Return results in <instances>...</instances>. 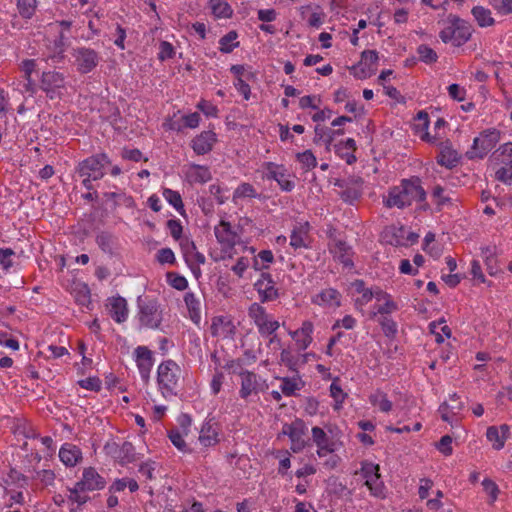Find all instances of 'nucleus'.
Here are the masks:
<instances>
[{"instance_id":"obj_1","label":"nucleus","mask_w":512,"mask_h":512,"mask_svg":"<svg viewBox=\"0 0 512 512\" xmlns=\"http://www.w3.org/2000/svg\"><path fill=\"white\" fill-rule=\"evenodd\" d=\"M426 199V192L421 185L419 177L403 179L398 186L392 187L387 198L384 199V205L387 208L397 207L403 209L410 206L414 201L423 202Z\"/></svg>"},{"instance_id":"obj_2","label":"nucleus","mask_w":512,"mask_h":512,"mask_svg":"<svg viewBox=\"0 0 512 512\" xmlns=\"http://www.w3.org/2000/svg\"><path fill=\"white\" fill-rule=\"evenodd\" d=\"M139 309L138 319L142 327L148 329H158L163 320L162 310L156 299L139 296L137 298Z\"/></svg>"},{"instance_id":"obj_3","label":"nucleus","mask_w":512,"mask_h":512,"mask_svg":"<svg viewBox=\"0 0 512 512\" xmlns=\"http://www.w3.org/2000/svg\"><path fill=\"white\" fill-rule=\"evenodd\" d=\"M500 139V133L496 129H487L473 141V145L466 155L469 159L483 158L492 150Z\"/></svg>"},{"instance_id":"obj_4","label":"nucleus","mask_w":512,"mask_h":512,"mask_svg":"<svg viewBox=\"0 0 512 512\" xmlns=\"http://www.w3.org/2000/svg\"><path fill=\"white\" fill-rule=\"evenodd\" d=\"M248 315L253 320L262 336L272 335L280 326L279 322L272 320L265 308L258 303L250 305Z\"/></svg>"},{"instance_id":"obj_5","label":"nucleus","mask_w":512,"mask_h":512,"mask_svg":"<svg viewBox=\"0 0 512 512\" xmlns=\"http://www.w3.org/2000/svg\"><path fill=\"white\" fill-rule=\"evenodd\" d=\"M40 88L51 100L61 98L65 90V77L56 71L43 72L40 81Z\"/></svg>"},{"instance_id":"obj_6","label":"nucleus","mask_w":512,"mask_h":512,"mask_svg":"<svg viewBox=\"0 0 512 512\" xmlns=\"http://www.w3.org/2000/svg\"><path fill=\"white\" fill-rule=\"evenodd\" d=\"M109 163L106 154H98L83 160L78 166L80 176H87L93 180L101 179L105 172L104 166Z\"/></svg>"},{"instance_id":"obj_7","label":"nucleus","mask_w":512,"mask_h":512,"mask_svg":"<svg viewBox=\"0 0 512 512\" xmlns=\"http://www.w3.org/2000/svg\"><path fill=\"white\" fill-rule=\"evenodd\" d=\"M239 376L241 377L239 395L242 399H247L252 394H258L268 388L265 381H262L261 378L252 371L241 370L239 371Z\"/></svg>"},{"instance_id":"obj_8","label":"nucleus","mask_w":512,"mask_h":512,"mask_svg":"<svg viewBox=\"0 0 512 512\" xmlns=\"http://www.w3.org/2000/svg\"><path fill=\"white\" fill-rule=\"evenodd\" d=\"M179 373L180 369L174 361L168 360L161 363L157 377L159 385L167 391H172L177 385Z\"/></svg>"},{"instance_id":"obj_9","label":"nucleus","mask_w":512,"mask_h":512,"mask_svg":"<svg viewBox=\"0 0 512 512\" xmlns=\"http://www.w3.org/2000/svg\"><path fill=\"white\" fill-rule=\"evenodd\" d=\"M362 185L363 180L359 177L335 182V186L342 189L340 197L349 204H353L362 196Z\"/></svg>"},{"instance_id":"obj_10","label":"nucleus","mask_w":512,"mask_h":512,"mask_svg":"<svg viewBox=\"0 0 512 512\" xmlns=\"http://www.w3.org/2000/svg\"><path fill=\"white\" fill-rule=\"evenodd\" d=\"M73 56L75 57L77 68L81 73L92 71L99 62L97 52L86 47L75 49Z\"/></svg>"},{"instance_id":"obj_11","label":"nucleus","mask_w":512,"mask_h":512,"mask_svg":"<svg viewBox=\"0 0 512 512\" xmlns=\"http://www.w3.org/2000/svg\"><path fill=\"white\" fill-rule=\"evenodd\" d=\"M261 302L274 301L279 297L278 289L275 288V283L268 273H262L261 278L254 284Z\"/></svg>"},{"instance_id":"obj_12","label":"nucleus","mask_w":512,"mask_h":512,"mask_svg":"<svg viewBox=\"0 0 512 512\" xmlns=\"http://www.w3.org/2000/svg\"><path fill=\"white\" fill-rule=\"evenodd\" d=\"M106 481L93 467L85 468L82 479L77 482L81 491L101 490L105 487Z\"/></svg>"},{"instance_id":"obj_13","label":"nucleus","mask_w":512,"mask_h":512,"mask_svg":"<svg viewBox=\"0 0 512 512\" xmlns=\"http://www.w3.org/2000/svg\"><path fill=\"white\" fill-rule=\"evenodd\" d=\"M379 466L374 464H366L362 467V473L366 479L365 485L369 488L374 496H381L383 493V484L380 481Z\"/></svg>"},{"instance_id":"obj_14","label":"nucleus","mask_w":512,"mask_h":512,"mask_svg":"<svg viewBox=\"0 0 512 512\" xmlns=\"http://www.w3.org/2000/svg\"><path fill=\"white\" fill-rule=\"evenodd\" d=\"M448 23L453 25L455 31L454 46H461L466 43L472 34L471 25L455 15L448 16Z\"/></svg>"},{"instance_id":"obj_15","label":"nucleus","mask_w":512,"mask_h":512,"mask_svg":"<svg viewBox=\"0 0 512 512\" xmlns=\"http://www.w3.org/2000/svg\"><path fill=\"white\" fill-rule=\"evenodd\" d=\"M266 171V177L275 180L283 191L289 192L293 190L295 184L287 178L283 166L268 162L266 163Z\"/></svg>"},{"instance_id":"obj_16","label":"nucleus","mask_w":512,"mask_h":512,"mask_svg":"<svg viewBox=\"0 0 512 512\" xmlns=\"http://www.w3.org/2000/svg\"><path fill=\"white\" fill-rule=\"evenodd\" d=\"M217 241L225 248L232 249L236 245L237 234L232 230L231 224L221 220L214 228Z\"/></svg>"},{"instance_id":"obj_17","label":"nucleus","mask_w":512,"mask_h":512,"mask_svg":"<svg viewBox=\"0 0 512 512\" xmlns=\"http://www.w3.org/2000/svg\"><path fill=\"white\" fill-rule=\"evenodd\" d=\"M137 366L143 379L147 380L153 366L152 352L145 346L135 349Z\"/></svg>"},{"instance_id":"obj_18","label":"nucleus","mask_w":512,"mask_h":512,"mask_svg":"<svg viewBox=\"0 0 512 512\" xmlns=\"http://www.w3.org/2000/svg\"><path fill=\"white\" fill-rule=\"evenodd\" d=\"M234 329L235 327L228 317L215 316L212 318L210 330L213 337L227 338L233 335Z\"/></svg>"},{"instance_id":"obj_19","label":"nucleus","mask_w":512,"mask_h":512,"mask_svg":"<svg viewBox=\"0 0 512 512\" xmlns=\"http://www.w3.org/2000/svg\"><path fill=\"white\" fill-rule=\"evenodd\" d=\"M109 313L111 317L118 323H122L127 319L128 307L127 301L121 296L109 299Z\"/></svg>"},{"instance_id":"obj_20","label":"nucleus","mask_w":512,"mask_h":512,"mask_svg":"<svg viewBox=\"0 0 512 512\" xmlns=\"http://www.w3.org/2000/svg\"><path fill=\"white\" fill-rule=\"evenodd\" d=\"M216 141V135L212 131H204L199 136L193 139L192 147L198 155H203L212 150L213 144Z\"/></svg>"},{"instance_id":"obj_21","label":"nucleus","mask_w":512,"mask_h":512,"mask_svg":"<svg viewBox=\"0 0 512 512\" xmlns=\"http://www.w3.org/2000/svg\"><path fill=\"white\" fill-rule=\"evenodd\" d=\"M340 293L333 288H328L321 291L313 298V303L318 305H328V306H340Z\"/></svg>"},{"instance_id":"obj_22","label":"nucleus","mask_w":512,"mask_h":512,"mask_svg":"<svg viewBox=\"0 0 512 512\" xmlns=\"http://www.w3.org/2000/svg\"><path fill=\"white\" fill-rule=\"evenodd\" d=\"M59 458L66 466H75L82 458V453L79 448L73 445L66 444L61 447L59 451Z\"/></svg>"},{"instance_id":"obj_23","label":"nucleus","mask_w":512,"mask_h":512,"mask_svg":"<svg viewBox=\"0 0 512 512\" xmlns=\"http://www.w3.org/2000/svg\"><path fill=\"white\" fill-rule=\"evenodd\" d=\"M459 159L460 156L458 152L452 149L449 145H445L442 147L437 157V162L438 164L451 169L458 164Z\"/></svg>"},{"instance_id":"obj_24","label":"nucleus","mask_w":512,"mask_h":512,"mask_svg":"<svg viewBox=\"0 0 512 512\" xmlns=\"http://www.w3.org/2000/svg\"><path fill=\"white\" fill-rule=\"evenodd\" d=\"M198 439L205 447L215 445L218 442L217 429L212 424L205 423L200 430Z\"/></svg>"},{"instance_id":"obj_25","label":"nucleus","mask_w":512,"mask_h":512,"mask_svg":"<svg viewBox=\"0 0 512 512\" xmlns=\"http://www.w3.org/2000/svg\"><path fill=\"white\" fill-rule=\"evenodd\" d=\"M281 392L285 396H295L296 392L301 390L304 386L303 381L299 376L297 377H282Z\"/></svg>"},{"instance_id":"obj_26","label":"nucleus","mask_w":512,"mask_h":512,"mask_svg":"<svg viewBox=\"0 0 512 512\" xmlns=\"http://www.w3.org/2000/svg\"><path fill=\"white\" fill-rule=\"evenodd\" d=\"M404 228L396 226H390L386 228L384 231V239L387 243L393 245V246H404L406 245L404 241Z\"/></svg>"},{"instance_id":"obj_27","label":"nucleus","mask_w":512,"mask_h":512,"mask_svg":"<svg viewBox=\"0 0 512 512\" xmlns=\"http://www.w3.org/2000/svg\"><path fill=\"white\" fill-rule=\"evenodd\" d=\"M187 176L190 181L194 183H206L212 178L210 170L200 165H192Z\"/></svg>"},{"instance_id":"obj_28","label":"nucleus","mask_w":512,"mask_h":512,"mask_svg":"<svg viewBox=\"0 0 512 512\" xmlns=\"http://www.w3.org/2000/svg\"><path fill=\"white\" fill-rule=\"evenodd\" d=\"M349 250L350 248L345 242L337 241L331 249V252L345 267H351L353 266V262L349 256Z\"/></svg>"},{"instance_id":"obj_29","label":"nucleus","mask_w":512,"mask_h":512,"mask_svg":"<svg viewBox=\"0 0 512 512\" xmlns=\"http://www.w3.org/2000/svg\"><path fill=\"white\" fill-rule=\"evenodd\" d=\"M184 301L189 311L190 319L195 323L200 322V302L192 292H188L184 296Z\"/></svg>"},{"instance_id":"obj_30","label":"nucleus","mask_w":512,"mask_h":512,"mask_svg":"<svg viewBox=\"0 0 512 512\" xmlns=\"http://www.w3.org/2000/svg\"><path fill=\"white\" fill-rule=\"evenodd\" d=\"M238 33L235 30L229 31L222 36L219 40V50L222 53H231L235 48L239 47L240 43L236 41Z\"/></svg>"},{"instance_id":"obj_31","label":"nucleus","mask_w":512,"mask_h":512,"mask_svg":"<svg viewBox=\"0 0 512 512\" xmlns=\"http://www.w3.org/2000/svg\"><path fill=\"white\" fill-rule=\"evenodd\" d=\"M212 13L217 18H230L233 10L225 0H210Z\"/></svg>"},{"instance_id":"obj_32","label":"nucleus","mask_w":512,"mask_h":512,"mask_svg":"<svg viewBox=\"0 0 512 512\" xmlns=\"http://www.w3.org/2000/svg\"><path fill=\"white\" fill-rule=\"evenodd\" d=\"M472 14L481 27H487L494 24V19L491 16V11L483 6H475L472 9Z\"/></svg>"},{"instance_id":"obj_33","label":"nucleus","mask_w":512,"mask_h":512,"mask_svg":"<svg viewBox=\"0 0 512 512\" xmlns=\"http://www.w3.org/2000/svg\"><path fill=\"white\" fill-rule=\"evenodd\" d=\"M369 400L373 406H377L382 412L388 413L392 410V402L382 391L377 390L371 394Z\"/></svg>"},{"instance_id":"obj_34","label":"nucleus","mask_w":512,"mask_h":512,"mask_svg":"<svg viewBox=\"0 0 512 512\" xmlns=\"http://www.w3.org/2000/svg\"><path fill=\"white\" fill-rule=\"evenodd\" d=\"M96 243L104 253L111 254L115 237L111 233L103 231L96 236Z\"/></svg>"},{"instance_id":"obj_35","label":"nucleus","mask_w":512,"mask_h":512,"mask_svg":"<svg viewBox=\"0 0 512 512\" xmlns=\"http://www.w3.org/2000/svg\"><path fill=\"white\" fill-rule=\"evenodd\" d=\"M134 447L130 442H124L122 446L117 449L115 458L119 460L121 464H127L134 461Z\"/></svg>"},{"instance_id":"obj_36","label":"nucleus","mask_w":512,"mask_h":512,"mask_svg":"<svg viewBox=\"0 0 512 512\" xmlns=\"http://www.w3.org/2000/svg\"><path fill=\"white\" fill-rule=\"evenodd\" d=\"M306 431V426L304 422H302V426L299 427L296 432L293 433V435L290 436L291 440V449L293 452H300L305 447V440L304 435Z\"/></svg>"},{"instance_id":"obj_37","label":"nucleus","mask_w":512,"mask_h":512,"mask_svg":"<svg viewBox=\"0 0 512 512\" xmlns=\"http://www.w3.org/2000/svg\"><path fill=\"white\" fill-rule=\"evenodd\" d=\"M163 196L178 212L181 214L184 212V204L179 192L165 188L163 190Z\"/></svg>"},{"instance_id":"obj_38","label":"nucleus","mask_w":512,"mask_h":512,"mask_svg":"<svg viewBox=\"0 0 512 512\" xmlns=\"http://www.w3.org/2000/svg\"><path fill=\"white\" fill-rule=\"evenodd\" d=\"M37 0H17V8L23 18L30 19L36 10Z\"/></svg>"},{"instance_id":"obj_39","label":"nucleus","mask_w":512,"mask_h":512,"mask_svg":"<svg viewBox=\"0 0 512 512\" xmlns=\"http://www.w3.org/2000/svg\"><path fill=\"white\" fill-rule=\"evenodd\" d=\"M487 439L493 443L495 450H501L505 445V438L501 436L498 427L490 426L486 432Z\"/></svg>"},{"instance_id":"obj_40","label":"nucleus","mask_w":512,"mask_h":512,"mask_svg":"<svg viewBox=\"0 0 512 512\" xmlns=\"http://www.w3.org/2000/svg\"><path fill=\"white\" fill-rule=\"evenodd\" d=\"M378 59V53L375 50H365L361 54L360 62L362 65H365V67L373 69L374 72H376Z\"/></svg>"},{"instance_id":"obj_41","label":"nucleus","mask_w":512,"mask_h":512,"mask_svg":"<svg viewBox=\"0 0 512 512\" xmlns=\"http://www.w3.org/2000/svg\"><path fill=\"white\" fill-rule=\"evenodd\" d=\"M273 259V253L270 250H262L254 259V268L257 270L265 269L268 267L266 264L273 262Z\"/></svg>"},{"instance_id":"obj_42","label":"nucleus","mask_w":512,"mask_h":512,"mask_svg":"<svg viewBox=\"0 0 512 512\" xmlns=\"http://www.w3.org/2000/svg\"><path fill=\"white\" fill-rule=\"evenodd\" d=\"M297 160L303 165L306 170L316 167L317 160L311 150H306L297 154Z\"/></svg>"},{"instance_id":"obj_43","label":"nucleus","mask_w":512,"mask_h":512,"mask_svg":"<svg viewBox=\"0 0 512 512\" xmlns=\"http://www.w3.org/2000/svg\"><path fill=\"white\" fill-rule=\"evenodd\" d=\"M417 52L419 54L420 60L425 63H433L437 61L438 56L436 52L427 45H420L417 48Z\"/></svg>"},{"instance_id":"obj_44","label":"nucleus","mask_w":512,"mask_h":512,"mask_svg":"<svg viewBox=\"0 0 512 512\" xmlns=\"http://www.w3.org/2000/svg\"><path fill=\"white\" fill-rule=\"evenodd\" d=\"M495 179L505 183V184H511L512 182V165L503 164L500 168H498L495 171Z\"/></svg>"},{"instance_id":"obj_45","label":"nucleus","mask_w":512,"mask_h":512,"mask_svg":"<svg viewBox=\"0 0 512 512\" xmlns=\"http://www.w3.org/2000/svg\"><path fill=\"white\" fill-rule=\"evenodd\" d=\"M256 198L258 194L250 183H242L234 192V198Z\"/></svg>"},{"instance_id":"obj_46","label":"nucleus","mask_w":512,"mask_h":512,"mask_svg":"<svg viewBox=\"0 0 512 512\" xmlns=\"http://www.w3.org/2000/svg\"><path fill=\"white\" fill-rule=\"evenodd\" d=\"M489 3L501 15L512 13V0H489Z\"/></svg>"},{"instance_id":"obj_47","label":"nucleus","mask_w":512,"mask_h":512,"mask_svg":"<svg viewBox=\"0 0 512 512\" xmlns=\"http://www.w3.org/2000/svg\"><path fill=\"white\" fill-rule=\"evenodd\" d=\"M75 299H76L77 303L82 306H88L90 304V302H91L90 290L87 285H85V284L80 285L75 290Z\"/></svg>"},{"instance_id":"obj_48","label":"nucleus","mask_w":512,"mask_h":512,"mask_svg":"<svg viewBox=\"0 0 512 512\" xmlns=\"http://www.w3.org/2000/svg\"><path fill=\"white\" fill-rule=\"evenodd\" d=\"M379 323L382 327L384 334L387 337L395 336V334L397 333V324L392 318L384 316L380 319Z\"/></svg>"},{"instance_id":"obj_49","label":"nucleus","mask_w":512,"mask_h":512,"mask_svg":"<svg viewBox=\"0 0 512 512\" xmlns=\"http://www.w3.org/2000/svg\"><path fill=\"white\" fill-rule=\"evenodd\" d=\"M452 437L449 435H444L441 437L440 441L436 444V448L445 456H450L453 453L452 448Z\"/></svg>"},{"instance_id":"obj_50","label":"nucleus","mask_w":512,"mask_h":512,"mask_svg":"<svg viewBox=\"0 0 512 512\" xmlns=\"http://www.w3.org/2000/svg\"><path fill=\"white\" fill-rule=\"evenodd\" d=\"M14 254L15 252L11 248L0 249V265L5 271H8L13 266L11 257Z\"/></svg>"},{"instance_id":"obj_51","label":"nucleus","mask_w":512,"mask_h":512,"mask_svg":"<svg viewBox=\"0 0 512 512\" xmlns=\"http://www.w3.org/2000/svg\"><path fill=\"white\" fill-rule=\"evenodd\" d=\"M482 486L484 491L490 495L491 502L493 503L494 501H496L499 494L498 485L493 480L485 478L482 481Z\"/></svg>"},{"instance_id":"obj_52","label":"nucleus","mask_w":512,"mask_h":512,"mask_svg":"<svg viewBox=\"0 0 512 512\" xmlns=\"http://www.w3.org/2000/svg\"><path fill=\"white\" fill-rule=\"evenodd\" d=\"M385 303L383 305L378 306L377 311L373 312L371 317L374 318L377 313L379 314H390L396 310H398L397 304L391 299V297L384 300Z\"/></svg>"},{"instance_id":"obj_53","label":"nucleus","mask_w":512,"mask_h":512,"mask_svg":"<svg viewBox=\"0 0 512 512\" xmlns=\"http://www.w3.org/2000/svg\"><path fill=\"white\" fill-rule=\"evenodd\" d=\"M78 384L87 390L98 392L101 389V380L98 377H88L78 381Z\"/></svg>"},{"instance_id":"obj_54","label":"nucleus","mask_w":512,"mask_h":512,"mask_svg":"<svg viewBox=\"0 0 512 512\" xmlns=\"http://www.w3.org/2000/svg\"><path fill=\"white\" fill-rule=\"evenodd\" d=\"M172 444L180 451L186 452V443L183 439L182 434L177 430H171L168 434Z\"/></svg>"},{"instance_id":"obj_55","label":"nucleus","mask_w":512,"mask_h":512,"mask_svg":"<svg viewBox=\"0 0 512 512\" xmlns=\"http://www.w3.org/2000/svg\"><path fill=\"white\" fill-rule=\"evenodd\" d=\"M330 394L331 397H333V399L337 403V405L342 404L346 397V394L343 392L340 385H338L336 382H332V384L330 385ZM335 408L338 409L339 406H336Z\"/></svg>"},{"instance_id":"obj_56","label":"nucleus","mask_w":512,"mask_h":512,"mask_svg":"<svg viewBox=\"0 0 512 512\" xmlns=\"http://www.w3.org/2000/svg\"><path fill=\"white\" fill-rule=\"evenodd\" d=\"M174 54H175L174 48L171 43H169L167 41H162L160 43V51L158 54V58L161 61L172 58L174 56Z\"/></svg>"},{"instance_id":"obj_57","label":"nucleus","mask_w":512,"mask_h":512,"mask_svg":"<svg viewBox=\"0 0 512 512\" xmlns=\"http://www.w3.org/2000/svg\"><path fill=\"white\" fill-rule=\"evenodd\" d=\"M15 433L18 434V435H22L25 438H36V437H38V434L36 433L34 428L31 425L27 424V423H22V424L17 425V427L15 429Z\"/></svg>"},{"instance_id":"obj_58","label":"nucleus","mask_w":512,"mask_h":512,"mask_svg":"<svg viewBox=\"0 0 512 512\" xmlns=\"http://www.w3.org/2000/svg\"><path fill=\"white\" fill-rule=\"evenodd\" d=\"M157 260L161 264H173L175 262V256L170 248H162L157 253Z\"/></svg>"},{"instance_id":"obj_59","label":"nucleus","mask_w":512,"mask_h":512,"mask_svg":"<svg viewBox=\"0 0 512 512\" xmlns=\"http://www.w3.org/2000/svg\"><path fill=\"white\" fill-rule=\"evenodd\" d=\"M352 70L354 76L357 77L358 79H366L375 73L373 69L365 67V65H362L361 62L354 66Z\"/></svg>"},{"instance_id":"obj_60","label":"nucleus","mask_w":512,"mask_h":512,"mask_svg":"<svg viewBox=\"0 0 512 512\" xmlns=\"http://www.w3.org/2000/svg\"><path fill=\"white\" fill-rule=\"evenodd\" d=\"M448 93H449V96L456 101L461 102V101L465 100L466 91L464 88L460 87L458 84H451L448 87Z\"/></svg>"},{"instance_id":"obj_61","label":"nucleus","mask_w":512,"mask_h":512,"mask_svg":"<svg viewBox=\"0 0 512 512\" xmlns=\"http://www.w3.org/2000/svg\"><path fill=\"white\" fill-rule=\"evenodd\" d=\"M168 277H173L172 279H170V284L173 288L180 291L185 290L187 288L188 282L185 277L174 273H169Z\"/></svg>"},{"instance_id":"obj_62","label":"nucleus","mask_w":512,"mask_h":512,"mask_svg":"<svg viewBox=\"0 0 512 512\" xmlns=\"http://www.w3.org/2000/svg\"><path fill=\"white\" fill-rule=\"evenodd\" d=\"M167 228L170 231L171 236L179 240L182 234V225L179 220L170 219L167 221Z\"/></svg>"},{"instance_id":"obj_63","label":"nucleus","mask_w":512,"mask_h":512,"mask_svg":"<svg viewBox=\"0 0 512 512\" xmlns=\"http://www.w3.org/2000/svg\"><path fill=\"white\" fill-rule=\"evenodd\" d=\"M280 360L283 364H285L290 370H296L297 360L293 357L289 350H282L280 355Z\"/></svg>"},{"instance_id":"obj_64","label":"nucleus","mask_w":512,"mask_h":512,"mask_svg":"<svg viewBox=\"0 0 512 512\" xmlns=\"http://www.w3.org/2000/svg\"><path fill=\"white\" fill-rule=\"evenodd\" d=\"M180 247L184 255L185 261L191 256L195 249H197L195 243L188 238H184L181 240Z\"/></svg>"}]
</instances>
